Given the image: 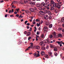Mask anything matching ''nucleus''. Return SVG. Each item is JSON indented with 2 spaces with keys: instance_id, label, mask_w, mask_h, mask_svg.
Segmentation results:
<instances>
[{
  "instance_id": "603ef678",
  "label": "nucleus",
  "mask_w": 64,
  "mask_h": 64,
  "mask_svg": "<svg viewBox=\"0 0 64 64\" xmlns=\"http://www.w3.org/2000/svg\"><path fill=\"white\" fill-rule=\"evenodd\" d=\"M34 21H35V20H34V22H33V24H35V22H34Z\"/></svg>"
},
{
  "instance_id": "de8ad7c7",
  "label": "nucleus",
  "mask_w": 64,
  "mask_h": 64,
  "mask_svg": "<svg viewBox=\"0 0 64 64\" xmlns=\"http://www.w3.org/2000/svg\"><path fill=\"white\" fill-rule=\"evenodd\" d=\"M50 47L51 48H53V47H54L52 45L50 46Z\"/></svg>"
},
{
  "instance_id": "4d7b16f0",
  "label": "nucleus",
  "mask_w": 64,
  "mask_h": 64,
  "mask_svg": "<svg viewBox=\"0 0 64 64\" xmlns=\"http://www.w3.org/2000/svg\"><path fill=\"white\" fill-rule=\"evenodd\" d=\"M54 55L55 56H57V54H56V53H55Z\"/></svg>"
},
{
  "instance_id": "ea45409f",
  "label": "nucleus",
  "mask_w": 64,
  "mask_h": 64,
  "mask_svg": "<svg viewBox=\"0 0 64 64\" xmlns=\"http://www.w3.org/2000/svg\"><path fill=\"white\" fill-rule=\"evenodd\" d=\"M12 8H16V6H14V5H13L12 6Z\"/></svg>"
},
{
  "instance_id": "4be33fe9",
  "label": "nucleus",
  "mask_w": 64,
  "mask_h": 64,
  "mask_svg": "<svg viewBox=\"0 0 64 64\" xmlns=\"http://www.w3.org/2000/svg\"><path fill=\"white\" fill-rule=\"evenodd\" d=\"M40 5L39 4H36V6L37 7H40Z\"/></svg>"
},
{
  "instance_id": "0e129e2a",
  "label": "nucleus",
  "mask_w": 64,
  "mask_h": 64,
  "mask_svg": "<svg viewBox=\"0 0 64 64\" xmlns=\"http://www.w3.org/2000/svg\"><path fill=\"white\" fill-rule=\"evenodd\" d=\"M16 17H18V16H19V15H18V14H17L16 15Z\"/></svg>"
},
{
  "instance_id": "f3484780",
  "label": "nucleus",
  "mask_w": 64,
  "mask_h": 64,
  "mask_svg": "<svg viewBox=\"0 0 64 64\" xmlns=\"http://www.w3.org/2000/svg\"><path fill=\"white\" fill-rule=\"evenodd\" d=\"M36 49L39 50L40 49V46H37L36 47Z\"/></svg>"
},
{
  "instance_id": "37998d69",
  "label": "nucleus",
  "mask_w": 64,
  "mask_h": 64,
  "mask_svg": "<svg viewBox=\"0 0 64 64\" xmlns=\"http://www.w3.org/2000/svg\"><path fill=\"white\" fill-rule=\"evenodd\" d=\"M56 43H58V44H60V42H56Z\"/></svg>"
},
{
  "instance_id": "a211bd4d",
  "label": "nucleus",
  "mask_w": 64,
  "mask_h": 64,
  "mask_svg": "<svg viewBox=\"0 0 64 64\" xmlns=\"http://www.w3.org/2000/svg\"><path fill=\"white\" fill-rule=\"evenodd\" d=\"M42 49L43 50H44L46 49V48H45V47L42 46Z\"/></svg>"
},
{
  "instance_id": "79ce46f5",
  "label": "nucleus",
  "mask_w": 64,
  "mask_h": 64,
  "mask_svg": "<svg viewBox=\"0 0 64 64\" xmlns=\"http://www.w3.org/2000/svg\"><path fill=\"white\" fill-rule=\"evenodd\" d=\"M32 5H34L35 4V3L33 2H32Z\"/></svg>"
},
{
  "instance_id": "412c9836",
  "label": "nucleus",
  "mask_w": 64,
  "mask_h": 64,
  "mask_svg": "<svg viewBox=\"0 0 64 64\" xmlns=\"http://www.w3.org/2000/svg\"><path fill=\"white\" fill-rule=\"evenodd\" d=\"M48 55L50 56H51V57H53V56H52V52L49 53Z\"/></svg>"
},
{
  "instance_id": "2eb2a0df",
  "label": "nucleus",
  "mask_w": 64,
  "mask_h": 64,
  "mask_svg": "<svg viewBox=\"0 0 64 64\" xmlns=\"http://www.w3.org/2000/svg\"><path fill=\"white\" fill-rule=\"evenodd\" d=\"M54 7H55V6H52L51 7L50 10H53L54 9Z\"/></svg>"
},
{
  "instance_id": "774afa93",
  "label": "nucleus",
  "mask_w": 64,
  "mask_h": 64,
  "mask_svg": "<svg viewBox=\"0 0 64 64\" xmlns=\"http://www.w3.org/2000/svg\"><path fill=\"white\" fill-rule=\"evenodd\" d=\"M62 43H63V42H62V41H61L60 42V44H62Z\"/></svg>"
},
{
  "instance_id": "052dcab7",
  "label": "nucleus",
  "mask_w": 64,
  "mask_h": 64,
  "mask_svg": "<svg viewBox=\"0 0 64 64\" xmlns=\"http://www.w3.org/2000/svg\"><path fill=\"white\" fill-rule=\"evenodd\" d=\"M30 4H32V2H30Z\"/></svg>"
},
{
  "instance_id": "cd10ccee",
  "label": "nucleus",
  "mask_w": 64,
  "mask_h": 64,
  "mask_svg": "<svg viewBox=\"0 0 64 64\" xmlns=\"http://www.w3.org/2000/svg\"><path fill=\"white\" fill-rule=\"evenodd\" d=\"M24 3H27L28 2V0H24Z\"/></svg>"
},
{
  "instance_id": "39448f33",
  "label": "nucleus",
  "mask_w": 64,
  "mask_h": 64,
  "mask_svg": "<svg viewBox=\"0 0 64 64\" xmlns=\"http://www.w3.org/2000/svg\"><path fill=\"white\" fill-rule=\"evenodd\" d=\"M44 19L46 20H47L48 19V16L47 15H44Z\"/></svg>"
},
{
  "instance_id": "8fccbe9b",
  "label": "nucleus",
  "mask_w": 64,
  "mask_h": 64,
  "mask_svg": "<svg viewBox=\"0 0 64 64\" xmlns=\"http://www.w3.org/2000/svg\"><path fill=\"white\" fill-rule=\"evenodd\" d=\"M36 34L37 35H39V32H37Z\"/></svg>"
},
{
  "instance_id": "e2e57ef3",
  "label": "nucleus",
  "mask_w": 64,
  "mask_h": 64,
  "mask_svg": "<svg viewBox=\"0 0 64 64\" xmlns=\"http://www.w3.org/2000/svg\"><path fill=\"white\" fill-rule=\"evenodd\" d=\"M7 15H8L6 14L5 15V17H7Z\"/></svg>"
},
{
  "instance_id": "0eeeda50",
  "label": "nucleus",
  "mask_w": 64,
  "mask_h": 64,
  "mask_svg": "<svg viewBox=\"0 0 64 64\" xmlns=\"http://www.w3.org/2000/svg\"><path fill=\"white\" fill-rule=\"evenodd\" d=\"M48 29V27L46 26H45L44 28V31L46 32L47 31V30Z\"/></svg>"
},
{
  "instance_id": "aec40b11",
  "label": "nucleus",
  "mask_w": 64,
  "mask_h": 64,
  "mask_svg": "<svg viewBox=\"0 0 64 64\" xmlns=\"http://www.w3.org/2000/svg\"><path fill=\"white\" fill-rule=\"evenodd\" d=\"M25 12H26V13H27V14H28V13H29V12H30V11L28 10H25Z\"/></svg>"
},
{
  "instance_id": "338daca9",
  "label": "nucleus",
  "mask_w": 64,
  "mask_h": 64,
  "mask_svg": "<svg viewBox=\"0 0 64 64\" xmlns=\"http://www.w3.org/2000/svg\"><path fill=\"white\" fill-rule=\"evenodd\" d=\"M4 2V1L3 0H2V1H0V3H3Z\"/></svg>"
},
{
  "instance_id": "9b49d317",
  "label": "nucleus",
  "mask_w": 64,
  "mask_h": 64,
  "mask_svg": "<svg viewBox=\"0 0 64 64\" xmlns=\"http://www.w3.org/2000/svg\"><path fill=\"white\" fill-rule=\"evenodd\" d=\"M44 42L45 43H49V40H44Z\"/></svg>"
},
{
  "instance_id": "bf43d9fd",
  "label": "nucleus",
  "mask_w": 64,
  "mask_h": 64,
  "mask_svg": "<svg viewBox=\"0 0 64 64\" xmlns=\"http://www.w3.org/2000/svg\"><path fill=\"white\" fill-rule=\"evenodd\" d=\"M26 27H27V28L28 29H29V28H30V27H29V26H27Z\"/></svg>"
},
{
  "instance_id": "6e6552de",
  "label": "nucleus",
  "mask_w": 64,
  "mask_h": 64,
  "mask_svg": "<svg viewBox=\"0 0 64 64\" xmlns=\"http://www.w3.org/2000/svg\"><path fill=\"white\" fill-rule=\"evenodd\" d=\"M40 13L42 15H44L45 13L44 12L42 11H41L40 12Z\"/></svg>"
},
{
  "instance_id": "dca6fc26",
  "label": "nucleus",
  "mask_w": 64,
  "mask_h": 64,
  "mask_svg": "<svg viewBox=\"0 0 64 64\" xmlns=\"http://www.w3.org/2000/svg\"><path fill=\"white\" fill-rule=\"evenodd\" d=\"M44 57L46 58H48L49 56H48V55L47 54H45L44 56Z\"/></svg>"
},
{
  "instance_id": "5fc2aeb1",
  "label": "nucleus",
  "mask_w": 64,
  "mask_h": 64,
  "mask_svg": "<svg viewBox=\"0 0 64 64\" xmlns=\"http://www.w3.org/2000/svg\"><path fill=\"white\" fill-rule=\"evenodd\" d=\"M40 26V25L39 24H37V26H38V27H39V26Z\"/></svg>"
},
{
  "instance_id": "6ab92c4d",
  "label": "nucleus",
  "mask_w": 64,
  "mask_h": 64,
  "mask_svg": "<svg viewBox=\"0 0 64 64\" xmlns=\"http://www.w3.org/2000/svg\"><path fill=\"white\" fill-rule=\"evenodd\" d=\"M54 51L56 52V51H57V48L55 47L54 48Z\"/></svg>"
},
{
  "instance_id": "f8f14e48",
  "label": "nucleus",
  "mask_w": 64,
  "mask_h": 64,
  "mask_svg": "<svg viewBox=\"0 0 64 64\" xmlns=\"http://www.w3.org/2000/svg\"><path fill=\"white\" fill-rule=\"evenodd\" d=\"M40 54L42 55L43 56L45 55V53L43 51H42L41 52Z\"/></svg>"
},
{
  "instance_id": "c85d7f7f",
  "label": "nucleus",
  "mask_w": 64,
  "mask_h": 64,
  "mask_svg": "<svg viewBox=\"0 0 64 64\" xmlns=\"http://www.w3.org/2000/svg\"><path fill=\"white\" fill-rule=\"evenodd\" d=\"M52 5V4H48V6H51Z\"/></svg>"
},
{
  "instance_id": "3c124183",
  "label": "nucleus",
  "mask_w": 64,
  "mask_h": 64,
  "mask_svg": "<svg viewBox=\"0 0 64 64\" xmlns=\"http://www.w3.org/2000/svg\"><path fill=\"white\" fill-rule=\"evenodd\" d=\"M26 25H28V26H29V25H30V24H29V23H27L26 24Z\"/></svg>"
},
{
  "instance_id": "a878e982",
  "label": "nucleus",
  "mask_w": 64,
  "mask_h": 64,
  "mask_svg": "<svg viewBox=\"0 0 64 64\" xmlns=\"http://www.w3.org/2000/svg\"><path fill=\"white\" fill-rule=\"evenodd\" d=\"M62 22H64V18H62Z\"/></svg>"
},
{
  "instance_id": "7c9ffc66",
  "label": "nucleus",
  "mask_w": 64,
  "mask_h": 64,
  "mask_svg": "<svg viewBox=\"0 0 64 64\" xmlns=\"http://www.w3.org/2000/svg\"><path fill=\"white\" fill-rule=\"evenodd\" d=\"M49 18L48 19H49L50 20V19H51L52 18V17H51V16H49L48 17Z\"/></svg>"
},
{
  "instance_id": "423d86ee",
  "label": "nucleus",
  "mask_w": 64,
  "mask_h": 64,
  "mask_svg": "<svg viewBox=\"0 0 64 64\" xmlns=\"http://www.w3.org/2000/svg\"><path fill=\"white\" fill-rule=\"evenodd\" d=\"M40 44L41 45V46H42L43 45V46H45V44H43V41H41L40 43Z\"/></svg>"
},
{
  "instance_id": "1a4fd4ad",
  "label": "nucleus",
  "mask_w": 64,
  "mask_h": 64,
  "mask_svg": "<svg viewBox=\"0 0 64 64\" xmlns=\"http://www.w3.org/2000/svg\"><path fill=\"white\" fill-rule=\"evenodd\" d=\"M46 12L47 13H48V14L49 15H51V12H50L49 10H47L46 11Z\"/></svg>"
},
{
  "instance_id": "ddd939ff",
  "label": "nucleus",
  "mask_w": 64,
  "mask_h": 64,
  "mask_svg": "<svg viewBox=\"0 0 64 64\" xmlns=\"http://www.w3.org/2000/svg\"><path fill=\"white\" fill-rule=\"evenodd\" d=\"M45 2L46 4H48L49 3V0H45Z\"/></svg>"
},
{
  "instance_id": "2f4dec72",
  "label": "nucleus",
  "mask_w": 64,
  "mask_h": 64,
  "mask_svg": "<svg viewBox=\"0 0 64 64\" xmlns=\"http://www.w3.org/2000/svg\"><path fill=\"white\" fill-rule=\"evenodd\" d=\"M34 28H35V29H34V32H35L36 31V27L35 26L34 27Z\"/></svg>"
},
{
  "instance_id": "9d476101",
  "label": "nucleus",
  "mask_w": 64,
  "mask_h": 64,
  "mask_svg": "<svg viewBox=\"0 0 64 64\" xmlns=\"http://www.w3.org/2000/svg\"><path fill=\"white\" fill-rule=\"evenodd\" d=\"M31 12H34V9L32 8H29Z\"/></svg>"
},
{
  "instance_id": "7ed1b4c3",
  "label": "nucleus",
  "mask_w": 64,
  "mask_h": 64,
  "mask_svg": "<svg viewBox=\"0 0 64 64\" xmlns=\"http://www.w3.org/2000/svg\"><path fill=\"white\" fill-rule=\"evenodd\" d=\"M34 55L35 56H36V57H38L40 56V55H39V54H37L36 52H35L34 54Z\"/></svg>"
},
{
  "instance_id": "58836bf2",
  "label": "nucleus",
  "mask_w": 64,
  "mask_h": 64,
  "mask_svg": "<svg viewBox=\"0 0 64 64\" xmlns=\"http://www.w3.org/2000/svg\"><path fill=\"white\" fill-rule=\"evenodd\" d=\"M27 22H28V21L26 20V21L24 22V24H25L26 25V24L27 23Z\"/></svg>"
},
{
  "instance_id": "6e6d98bb",
  "label": "nucleus",
  "mask_w": 64,
  "mask_h": 64,
  "mask_svg": "<svg viewBox=\"0 0 64 64\" xmlns=\"http://www.w3.org/2000/svg\"><path fill=\"white\" fill-rule=\"evenodd\" d=\"M11 10H10L9 11V12H8L10 14L11 13Z\"/></svg>"
},
{
  "instance_id": "5701e85b",
  "label": "nucleus",
  "mask_w": 64,
  "mask_h": 64,
  "mask_svg": "<svg viewBox=\"0 0 64 64\" xmlns=\"http://www.w3.org/2000/svg\"><path fill=\"white\" fill-rule=\"evenodd\" d=\"M50 24L49 22H46V25L47 26H48Z\"/></svg>"
},
{
  "instance_id": "c756f323",
  "label": "nucleus",
  "mask_w": 64,
  "mask_h": 64,
  "mask_svg": "<svg viewBox=\"0 0 64 64\" xmlns=\"http://www.w3.org/2000/svg\"><path fill=\"white\" fill-rule=\"evenodd\" d=\"M30 48H32V49H33V45H30Z\"/></svg>"
},
{
  "instance_id": "49530a36",
  "label": "nucleus",
  "mask_w": 64,
  "mask_h": 64,
  "mask_svg": "<svg viewBox=\"0 0 64 64\" xmlns=\"http://www.w3.org/2000/svg\"><path fill=\"white\" fill-rule=\"evenodd\" d=\"M30 48V46L28 47V48L26 49L27 50H29V49Z\"/></svg>"
},
{
  "instance_id": "680f3d73",
  "label": "nucleus",
  "mask_w": 64,
  "mask_h": 64,
  "mask_svg": "<svg viewBox=\"0 0 64 64\" xmlns=\"http://www.w3.org/2000/svg\"><path fill=\"white\" fill-rule=\"evenodd\" d=\"M48 48H49V46H48L46 47V49H48Z\"/></svg>"
},
{
  "instance_id": "c03bdc74",
  "label": "nucleus",
  "mask_w": 64,
  "mask_h": 64,
  "mask_svg": "<svg viewBox=\"0 0 64 64\" xmlns=\"http://www.w3.org/2000/svg\"><path fill=\"white\" fill-rule=\"evenodd\" d=\"M39 36H38L37 35H36V38H39Z\"/></svg>"
},
{
  "instance_id": "4c0bfd02",
  "label": "nucleus",
  "mask_w": 64,
  "mask_h": 64,
  "mask_svg": "<svg viewBox=\"0 0 64 64\" xmlns=\"http://www.w3.org/2000/svg\"><path fill=\"white\" fill-rule=\"evenodd\" d=\"M58 30L59 31H61L62 30V28H58Z\"/></svg>"
},
{
  "instance_id": "20e7f679",
  "label": "nucleus",
  "mask_w": 64,
  "mask_h": 64,
  "mask_svg": "<svg viewBox=\"0 0 64 64\" xmlns=\"http://www.w3.org/2000/svg\"><path fill=\"white\" fill-rule=\"evenodd\" d=\"M41 6L42 7H47V6H46V4L44 2H42L41 3Z\"/></svg>"
},
{
  "instance_id": "72a5a7b5",
  "label": "nucleus",
  "mask_w": 64,
  "mask_h": 64,
  "mask_svg": "<svg viewBox=\"0 0 64 64\" xmlns=\"http://www.w3.org/2000/svg\"><path fill=\"white\" fill-rule=\"evenodd\" d=\"M20 17H21V18H23V16H22L21 14L20 16L19 17V18H20Z\"/></svg>"
},
{
  "instance_id": "13d9d810",
  "label": "nucleus",
  "mask_w": 64,
  "mask_h": 64,
  "mask_svg": "<svg viewBox=\"0 0 64 64\" xmlns=\"http://www.w3.org/2000/svg\"><path fill=\"white\" fill-rule=\"evenodd\" d=\"M14 14H17V12H14Z\"/></svg>"
},
{
  "instance_id": "f704fd0d",
  "label": "nucleus",
  "mask_w": 64,
  "mask_h": 64,
  "mask_svg": "<svg viewBox=\"0 0 64 64\" xmlns=\"http://www.w3.org/2000/svg\"><path fill=\"white\" fill-rule=\"evenodd\" d=\"M41 37L42 38H43L44 37V35H43V34H42Z\"/></svg>"
},
{
  "instance_id": "c9c22d12",
  "label": "nucleus",
  "mask_w": 64,
  "mask_h": 64,
  "mask_svg": "<svg viewBox=\"0 0 64 64\" xmlns=\"http://www.w3.org/2000/svg\"><path fill=\"white\" fill-rule=\"evenodd\" d=\"M53 34L54 36H56V33L55 32H53Z\"/></svg>"
},
{
  "instance_id": "09e8293b",
  "label": "nucleus",
  "mask_w": 64,
  "mask_h": 64,
  "mask_svg": "<svg viewBox=\"0 0 64 64\" xmlns=\"http://www.w3.org/2000/svg\"><path fill=\"white\" fill-rule=\"evenodd\" d=\"M11 12L12 13H13L14 12V10L13 9H12Z\"/></svg>"
},
{
  "instance_id": "864d4df0",
  "label": "nucleus",
  "mask_w": 64,
  "mask_h": 64,
  "mask_svg": "<svg viewBox=\"0 0 64 64\" xmlns=\"http://www.w3.org/2000/svg\"><path fill=\"white\" fill-rule=\"evenodd\" d=\"M24 34H27V32L26 31H25V32H24Z\"/></svg>"
},
{
  "instance_id": "e433bc0d",
  "label": "nucleus",
  "mask_w": 64,
  "mask_h": 64,
  "mask_svg": "<svg viewBox=\"0 0 64 64\" xmlns=\"http://www.w3.org/2000/svg\"><path fill=\"white\" fill-rule=\"evenodd\" d=\"M31 37H29L28 38V40H30V39H31Z\"/></svg>"
},
{
  "instance_id": "473e14b6",
  "label": "nucleus",
  "mask_w": 64,
  "mask_h": 64,
  "mask_svg": "<svg viewBox=\"0 0 64 64\" xmlns=\"http://www.w3.org/2000/svg\"><path fill=\"white\" fill-rule=\"evenodd\" d=\"M39 9L40 10H42V8L41 7H40L39 8Z\"/></svg>"
},
{
  "instance_id": "f257e3e1",
  "label": "nucleus",
  "mask_w": 64,
  "mask_h": 64,
  "mask_svg": "<svg viewBox=\"0 0 64 64\" xmlns=\"http://www.w3.org/2000/svg\"><path fill=\"white\" fill-rule=\"evenodd\" d=\"M50 3L55 7H57V3H56L54 2V1L53 0H50Z\"/></svg>"
},
{
  "instance_id": "a18cd8bd",
  "label": "nucleus",
  "mask_w": 64,
  "mask_h": 64,
  "mask_svg": "<svg viewBox=\"0 0 64 64\" xmlns=\"http://www.w3.org/2000/svg\"><path fill=\"white\" fill-rule=\"evenodd\" d=\"M34 9L35 10H37V8L35 7H34Z\"/></svg>"
},
{
  "instance_id": "bb28decb",
  "label": "nucleus",
  "mask_w": 64,
  "mask_h": 64,
  "mask_svg": "<svg viewBox=\"0 0 64 64\" xmlns=\"http://www.w3.org/2000/svg\"><path fill=\"white\" fill-rule=\"evenodd\" d=\"M49 28H52V24H50L49 26Z\"/></svg>"
},
{
  "instance_id": "f03ea898",
  "label": "nucleus",
  "mask_w": 64,
  "mask_h": 64,
  "mask_svg": "<svg viewBox=\"0 0 64 64\" xmlns=\"http://www.w3.org/2000/svg\"><path fill=\"white\" fill-rule=\"evenodd\" d=\"M58 3H57V5L56 6V7H55L56 8H57L58 9H60V7H61V6H62V4L61 2H58Z\"/></svg>"
},
{
  "instance_id": "393cba45",
  "label": "nucleus",
  "mask_w": 64,
  "mask_h": 64,
  "mask_svg": "<svg viewBox=\"0 0 64 64\" xmlns=\"http://www.w3.org/2000/svg\"><path fill=\"white\" fill-rule=\"evenodd\" d=\"M49 37L50 38H52L53 37V36H52V34H51L49 36Z\"/></svg>"
},
{
  "instance_id": "69168bd1",
  "label": "nucleus",
  "mask_w": 64,
  "mask_h": 64,
  "mask_svg": "<svg viewBox=\"0 0 64 64\" xmlns=\"http://www.w3.org/2000/svg\"><path fill=\"white\" fill-rule=\"evenodd\" d=\"M38 38H36V41H37L38 40Z\"/></svg>"
},
{
  "instance_id": "a19ab883",
  "label": "nucleus",
  "mask_w": 64,
  "mask_h": 64,
  "mask_svg": "<svg viewBox=\"0 0 64 64\" xmlns=\"http://www.w3.org/2000/svg\"><path fill=\"white\" fill-rule=\"evenodd\" d=\"M19 8H18V9H16V10H17V12H18L19 11Z\"/></svg>"
},
{
  "instance_id": "b1692460",
  "label": "nucleus",
  "mask_w": 64,
  "mask_h": 64,
  "mask_svg": "<svg viewBox=\"0 0 64 64\" xmlns=\"http://www.w3.org/2000/svg\"><path fill=\"white\" fill-rule=\"evenodd\" d=\"M58 37H62V34H59L58 35Z\"/></svg>"
},
{
  "instance_id": "4468645a",
  "label": "nucleus",
  "mask_w": 64,
  "mask_h": 64,
  "mask_svg": "<svg viewBox=\"0 0 64 64\" xmlns=\"http://www.w3.org/2000/svg\"><path fill=\"white\" fill-rule=\"evenodd\" d=\"M30 34H31V32H28L27 33V35H26L27 36H29L30 35Z\"/></svg>"
}]
</instances>
